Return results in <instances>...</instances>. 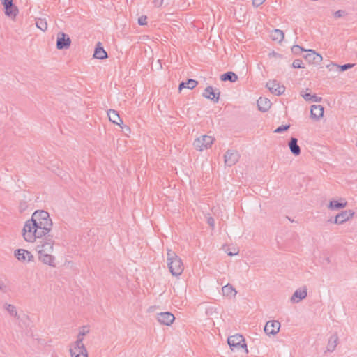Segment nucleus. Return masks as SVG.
Masks as SVG:
<instances>
[{
  "mask_svg": "<svg viewBox=\"0 0 357 357\" xmlns=\"http://www.w3.org/2000/svg\"><path fill=\"white\" fill-rule=\"evenodd\" d=\"M289 126H290L289 125H283V126H279L278 128H277L275 130V132L281 133L284 131L287 130L289 129Z\"/></svg>",
  "mask_w": 357,
  "mask_h": 357,
  "instance_id": "e433bc0d",
  "label": "nucleus"
},
{
  "mask_svg": "<svg viewBox=\"0 0 357 357\" xmlns=\"http://www.w3.org/2000/svg\"><path fill=\"white\" fill-rule=\"evenodd\" d=\"M5 9V14L10 18H15L18 14V8L13 4V1L10 3H3Z\"/></svg>",
  "mask_w": 357,
  "mask_h": 357,
  "instance_id": "dca6fc26",
  "label": "nucleus"
},
{
  "mask_svg": "<svg viewBox=\"0 0 357 357\" xmlns=\"http://www.w3.org/2000/svg\"><path fill=\"white\" fill-rule=\"evenodd\" d=\"M89 332V328L88 326H84L82 328V329L79 331L80 336H84Z\"/></svg>",
  "mask_w": 357,
  "mask_h": 357,
  "instance_id": "58836bf2",
  "label": "nucleus"
},
{
  "mask_svg": "<svg viewBox=\"0 0 357 357\" xmlns=\"http://www.w3.org/2000/svg\"><path fill=\"white\" fill-rule=\"evenodd\" d=\"M84 336H80V333H78L77 340L71 345L70 347L86 348L83 344Z\"/></svg>",
  "mask_w": 357,
  "mask_h": 357,
  "instance_id": "72a5a7b5",
  "label": "nucleus"
},
{
  "mask_svg": "<svg viewBox=\"0 0 357 357\" xmlns=\"http://www.w3.org/2000/svg\"><path fill=\"white\" fill-rule=\"evenodd\" d=\"M311 116L315 119H319L323 116L324 107L321 105H313L310 109Z\"/></svg>",
  "mask_w": 357,
  "mask_h": 357,
  "instance_id": "aec40b11",
  "label": "nucleus"
},
{
  "mask_svg": "<svg viewBox=\"0 0 357 357\" xmlns=\"http://www.w3.org/2000/svg\"><path fill=\"white\" fill-rule=\"evenodd\" d=\"M287 218H288V220L291 222H294V220L292 219H290L289 217H287Z\"/></svg>",
  "mask_w": 357,
  "mask_h": 357,
  "instance_id": "09e8293b",
  "label": "nucleus"
},
{
  "mask_svg": "<svg viewBox=\"0 0 357 357\" xmlns=\"http://www.w3.org/2000/svg\"><path fill=\"white\" fill-rule=\"evenodd\" d=\"M153 3L155 6L159 7L162 4L163 0H154Z\"/></svg>",
  "mask_w": 357,
  "mask_h": 357,
  "instance_id": "c03bdc74",
  "label": "nucleus"
},
{
  "mask_svg": "<svg viewBox=\"0 0 357 357\" xmlns=\"http://www.w3.org/2000/svg\"><path fill=\"white\" fill-rule=\"evenodd\" d=\"M345 14V12L341 10H339L334 13V17L335 18H340L342 17Z\"/></svg>",
  "mask_w": 357,
  "mask_h": 357,
  "instance_id": "ea45409f",
  "label": "nucleus"
},
{
  "mask_svg": "<svg viewBox=\"0 0 357 357\" xmlns=\"http://www.w3.org/2000/svg\"><path fill=\"white\" fill-rule=\"evenodd\" d=\"M71 43L70 37L63 33L60 32L57 36L56 47L58 50L68 49Z\"/></svg>",
  "mask_w": 357,
  "mask_h": 357,
  "instance_id": "6e6552de",
  "label": "nucleus"
},
{
  "mask_svg": "<svg viewBox=\"0 0 357 357\" xmlns=\"http://www.w3.org/2000/svg\"><path fill=\"white\" fill-rule=\"evenodd\" d=\"M15 257L20 261H31L33 256L31 252L24 249H17L14 252Z\"/></svg>",
  "mask_w": 357,
  "mask_h": 357,
  "instance_id": "ddd939ff",
  "label": "nucleus"
},
{
  "mask_svg": "<svg viewBox=\"0 0 357 357\" xmlns=\"http://www.w3.org/2000/svg\"><path fill=\"white\" fill-rule=\"evenodd\" d=\"M39 260L43 264H47L50 266L55 267V257L51 255V253H41L38 254Z\"/></svg>",
  "mask_w": 357,
  "mask_h": 357,
  "instance_id": "f3484780",
  "label": "nucleus"
},
{
  "mask_svg": "<svg viewBox=\"0 0 357 357\" xmlns=\"http://www.w3.org/2000/svg\"><path fill=\"white\" fill-rule=\"evenodd\" d=\"M207 223L211 227H214V225H215V220L212 217H209L208 219H207Z\"/></svg>",
  "mask_w": 357,
  "mask_h": 357,
  "instance_id": "37998d69",
  "label": "nucleus"
},
{
  "mask_svg": "<svg viewBox=\"0 0 357 357\" xmlns=\"http://www.w3.org/2000/svg\"><path fill=\"white\" fill-rule=\"evenodd\" d=\"M54 244V241L52 238V236L50 235L47 236V238L41 241V243L37 246V250L38 254L43 253H52L53 252V246Z\"/></svg>",
  "mask_w": 357,
  "mask_h": 357,
  "instance_id": "423d86ee",
  "label": "nucleus"
},
{
  "mask_svg": "<svg viewBox=\"0 0 357 357\" xmlns=\"http://www.w3.org/2000/svg\"><path fill=\"white\" fill-rule=\"evenodd\" d=\"M174 319V314L169 312H161L157 314L158 321L164 325H171Z\"/></svg>",
  "mask_w": 357,
  "mask_h": 357,
  "instance_id": "f8f14e48",
  "label": "nucleus"
},
{
  "mask_svg": "<svg viewBox=\"0 0 357 357\" xmlns=\"http://www.w3.org/2000/svg\"><path fill=\"white\" fill-rule=\"evenodd\" d=\"M5 287L6 286L3 284H1L0 282V290L3 291L4 289V288H5Z\"/></svg>",
  "mask_w": 357,
  "mask_h": 357,
  "instance_id": "de8ad7c7",
  "label": "nucleus"
},
{
  "mask_svg": "<svg viewBox=\"0 0 357 357\" xmlns=\"http://www.w3.org/2000/svg\"><path fill=\"white\" fill-rule=\"evenodd\" d=\"M240 155L236 150H227L224 155L225 164L228 167L234 165L239 160Z\"/></svg>",
  "mask_w": 357,
  "mask_h": 357,
  "instance_id": "0eeeda50",
  "label": "nucleus"
},
{
  "mask_svg": "<svg viewBox=\"0 0 357 357\" xmlns=\"http://www.w3.org/2000/svg\"><path fill=\"white\" fill-rule=\"evenodd\" d=\"M307 295V288L305 287L296 289L291 298L293 303H298L306 298Z\"/></svg>",
  "mask_w": 357,
  "mask_h": 357,
  "instance_id": "2eb2a0df",
  "label": "nucleus"
},
{
  "mask_svg": "<svg viewBox=\"0 0 357 357\" xmlns=\"http://www.w3.org/2000/svg\"><path fill=\"white\" fill-rule=\"evenodd\" d=\"M4 308L9 313V314L11 317H14L15 318H17V319L20 318V317L18 316L17 311L15 306H14L11 304L6 303L4 305Z\"/></svg>",
  "mask_w": 357,
  "mask_h": 357,
  "instance_id": "2f4dec72",
  "label": "nucleus"
},
{
  "mask_svg": "<svg viewBox=\"0 0 357 357\" xmlns=\"http://www.w3.org/2000/svg\"><path fill=\"white\" fill-rule=\"evenodd\" d=\"M280 328V323L278 321H268L264 326V332L268 335H275L279 332Z\"/></svg>",
  "mask_w": 357,
  "mask_h": 357,
  "instance_id": "9b49d317",
  "label": "nucleus"
},
{
  "mask_svg": "<svg viewBox=\"0 0 357 357\" xmlns=\"http://www.w3.org/2000/svg\"><path fill=\"white\" fill-rule=\"evenodd\" d=\"M36 26L43 31H45L47 29V23L45 19L38 18L36 21Z\"/></svg>",
  "mask_w": 357,
  "mask_h": 357,
  "instance_id": "473e14b6",
  "label": "nucleus"
},
{
  "mask_svg": "<svg viewBox=\"0 0 357 357\" xmlns=\"http://www.w3.org/2000/svg\"><path fill=\"white\" fill-rule=\"evenodd\" d=\"M147 17L145 15H142L138 19V23L139 25H146L147 24Z\"/></svg>",
  "mask_w": 357,
  "mask_h": 357,
  "instance_id": "4c0bfd02",
  "label": "nucleus"
},
{
  "mask_svg": "<svg viewBox=\"0 0 357 357\" xmlns=\"http://www.w3.org/2000/svg\"><path fill=\"white\" fill-rule=\"evenodd\" d=\"M292 67L294 68H303V61L301 59H295L292 63Z\"/></svg>",
  "mask_w": 357,
  "mask_h": 357,
  "instance_id": "c9c22d12",
  "label": "nucleus"
},
{
  "mask_svg": "<svg viewBox=\"0 0 357 357\" xmlns=\"http://www.w3.org/2000/svg\"><path fill=\"white\" fill-rule=\"evenodd\" d=\"M300 50H301V51H305V50H304L301 47H300V46H299V45H294V46L292 47V51H293L294 52L297 53V52H298V51H300Z\"/></svg>",
  "mask_w": 357,
  "mask_h": 357,
  "instance_id": "79ce46f5",
  "label": "nucleus"
},
{
  "mask_svg": "<svg viewBox=\"0 0 357 357\" xmlns=\"http://www.w3.org/2000/svg\"><path fill=\"white\" fill-rule=\"evenodd\" d=\"M126 128L127 130H130V128L128 126H126Z\"/></svg>",
  "mask_w": 357,
  "mask_h": 357,
  "instance_id": "8fccbe9b",
  "label": "nucleus"
},
{
  "mask_svg": "<svg viewBox=\"0 0 357 357\" xmlns=\"http://www.w3.org/2000/svg\"><path fill=\"white\" fill-rule=\"evenodd\" d=\"M227 342L231 350H238L242 348L245 349L246 354L248 353L245 340L242 335L235 334L229 336Z\"/></svg>",
  "mask_w": 357,
  "mask_h": 357,
  "instance_id": "20e7f679",
  "label": "nucleus"
},
{
  "mask_svg": "<svg viewBox=\"0 0 357 357\" xmlns=\"http://www.w3.org/2000/svg\"><path fill=\"white\" fill-rule=\"evenodd\" d=\"M289 147L292 154L297 156L301 153V149L298 144V139L295 137H291L289 142Z\"/></svg>",
  "mask_w": 357,
  "mask_h": 357,
  "instance_id": "412c9836",
  "label": "nucleus"
},
{
  "mask_svg": "<svg viewBox=\"0 0 357 357\" xmlns=\"http://www.w3.org/2000/svg\"><path fill=\"white\" fill-rule=\"evenodd\" d=\"M70 353L72 357H88L86 348L78 349L77 347H70Z\"/></svg>",
  "mask_w": 357,
  "mask_h": 357,
  "instance_id": "5701e85b",
  "label": "nucleus"
},
{
  "mask_svg": "<svg viewBox=\"0 0 357 357\" xmlns=\"http://www.w3.org/2000/svg\"><path fill=\"white\" fill-rule=\"evenodd\" d=\"M31 220L37 226L38 231L43 236L51 231L52 221L47 211L43 210L36 211L32 214Z\"/></svg>",
  "mask_w": 357,
  "mask_h": 357,
  "instance_id": "f257e3e1",
  "label": "nucleus"
},
{
  "mask_svg": "<svg viewBox=\"0 0 357 357\" xmlns=\"http://www.w3.org/2000/svg\"><path fill=\"white\" fill-rule=\"evenodd\" d=\"M167 261L168 268L172 275L178 276L181 275L184 270L183 263L176 252L171 249H167Z\"/></svg>",
  "mask_w": 357,
  "mask_h": 357,
  "instance_id": "f03ea898",
  "label": "nucleus"
},
{
  "mask_svg": "<svg viewBox=\"0 0 357 357\" xmlns=\"http://www.w3.org/2000/svg\"><path fill=\"white\" fill-rule=\"evenodd\" d=\"M347 204V202L344 201V202H340L337 200L330 201L328 204V208L330 209H340L344 208Z\"/></svg>",
  "mask_w": 357,
  "mask_h": 357,
  "instance_id": "7c9ffc66",
  "label": "nucleus"
},
{
  "mask_svg": "<svg viewBox=\"0 0 357 357\" xmlns=\"http://www.w3.org/2000/svg\"><path fill=\"white\" fill-rule=\"evenodd\" d=\"M198 84V82L192 79H188L186 82H182L180 83L178 89L179 91H181L183 89H193L197 86Z\"/></svg>",
  "mask_w": 357,
  "mask_h": 357,
  "instance_id": "cd10ccee",
  "label": "nucleus"
},
{
  "mask_svg": "<svg viewBox=\"0 0 357 357\" xmlns=\"http://www.w3.org/2000/svg\"><path fill=\"white\" fill-rule=\"evenodd\" d=\"M307 54L305 56V58L309 61V62H312L314 63H319L322 61V56L316 53L314 50H308Z\"/></svg>",
  "mask_w": 357,
  "mask_h": 357,
  "instance_id": "6ab92c4d",
  "label": "nucleus"
},
{
  "mask_svg": "<svg viewBox=\"0 0 357 357\" xmlns=\"http://www.w3.org/2000/svg\"><path fill=\"white\" fill-rule=\"evenodd\" d=\"M1 3L3 4V3H6L7 2H8V3L13 2V0H1Z\"/></svg>",
  "mask_w": 357,
  "mask_h": 357,
  "instance_id": "49530a36",
  "label": "nucleus"
},
{
  "mask_svg": "<svg viewBox=\"0 0 357 357\" xmlns=\"http://www.w3.org/2000/svg\"><path fill=\"white\" fill-rule=\"evenodd\" d=\"M271 38L273 40L281 42L284 38V34L282 31L280 29H275L271 32Z\"/></svg>",
  "mask_w": 357,
  "mask_h": 357,
  "instance_id": "c756f323",
  "label": "nucleus"
},
{
  "mask_svg": "<svg viewBox=\"0 0 357 357\" xmlns=\"http://www.w3.org/2000/svg\"><path fill=\"white\" fill-rule=\"evenodd\" d=\"M213 141L214 139L211 136L203 135L194 141L193 146L196 150L202 151L211 147Z\"/></svg>",
  "mask_w": 357,
  "mask_h": 357,
  "instance_id": "39448f33",
  "label": "nucleus"
},
{
  "mask_svg": "<svg viewBox=\"0 0 357 357\" xmlns=\"http://www.w3.org/2000/svg\"><path fill=\"white\" fill-rule=\"evenodd\" d=\"M220 92L219 89L214 90L211 86H207L202 93V96L207 99H209L214 102H218L220 99Z\"/></svg>",
  "mask_w": 357,
  "mask_h": 357,
  "instance_id": "1a4fd4ad",
  "label": "nucleus"
},
{
  "mask_svg": "<svg viewBox=\"0 0 357 357\" xmlns=\"http://www.w3.org/2000/svg\"><path fill=\"white\" fill-rule=\"evenodd\" d=\"M22 236L26 241L30 243H33L36 238H40L43 236L40 231H38L37 226L31 222V219L25 222L22 229Z\"/></svg>",
  "mask_w": 357,
  "mask_h": 357,
  "instance_id": "7ed1b4c3",
  "label": "nucleus"
},
{
  "mask_svg": "<svg viewBox=\"0 0 357 357\" xmlns=\"http://www.w3.org/2000/svg\"><path fill=\"white\" fill-rule=\"evenodd\" d=\"M266 87L273 94L276 96L282 95L285 91V87L282 85H280L279 83L275 80L267 82Z\"/></svg>",
  "mask_w": 357,
  "mask_h": 357,
  "instance_id": "4468645a",
  "label": "nucleus"
},
{
  "mask_svg": "<svg viewBox=\"0 0 357 357\" xmlns=\"http://www.w3.org/2000/svg\"><path fill=\"white\" fill-rule=\"evenodd\" d=\"M332 65L333 66L337 67V68H340V71H342V72L347 70L348 69H350L354 66V64H351V63H347V64H344L342 66L336 65L335 63H332Z\"/></svg>",
  "mask_w": 357,
  "mask_h": 357,
  "instance_id": "f704fd0d",
  "label": "nucleus"
},
{
  "mask_svg": "<svg viewBox=\"0 0 357 357\" xmlns=\"http://www.w3.org/2000/svg\"><path fill=\"white\" fill-rule=\"evenodd\" d=\"M309 91L308 89H306V91H302L301 92V96L306 100L309 102H320L322 100L321 97H319L317 95H312L310 93L307 92Z\"/></svg>",
  "mask_w": 357,
  "mask_h": 357,
  "instance_id": "4be33fe9",
  "label": "nucleus"
},
{
  "mask_svg": "<svg viewBox=\"0 0 357 357\" xmlns=\"http://www.w3.org/2000/svg\"><path fill=\"white\" fill-rule=\"evenodd\" d=\"M107 116L109 119L112 123L120 126L123 121L121 119L119 113L114 109H109L107 111Z\"/></svg>",
  "mask_w": 357,
  "mask_h": 357,
  "instance_id": "b1692460",
  "label": "nucleus"
},
{
  "mask_svg": "<svg viewBox=\"0 0 357 357\" xmlns=\"http://www.w3.org/2000/svg\"><path fill=\"white\" fill-rule=\"evenodd\" d=\"M337 342H338L337 335V334L332 335L328 340L327 347H326V351L328 352L333 351L337 347Z\"/></svg>",
  "mask_w": 357,
  "mask_h": 357,
  "instance_id": "bb28decb",
  "label": "nucleus"
},
{
  "mask_svg": "<svg viewBox=\"0 0 357 357\" xmlns=\"http://www.w3.org/2000/svg\"><path fill=\"white\" fill-rule=\"evenodd\" d=\"M222 291L223 296L229 298L234 297L237 294V291L235 289V288L230 284H227L223 286L222 288Z\"/></svg>",
  "mask_w": 357,
  "mask_h": 357,
  "instance_id": "393cba45",
  "label": "nucleus"
},
{
  "mask_svg": "<svg viewBox=\"0 0 357 357\" xmlns=\"http://www.w3.org/2000/svg\"><path fill=\"white\" fill-rule=\"evenodd\" d=\"M354 215V212L352 210L343 211L335 216L333 222L336 225L343 224L351 219Z\"/></svg>",
  "mask_w": 357,
  "mask_h": 357,
  "instance_id": "9d476101",
  "label": "nucleus"
},
{
  "mask_svg": "<svg viewBox=\"0 0 357 357\" xmlns=\"http://www.w3.org/2000/svg\"><path fill=\"white\" fill-rule=\"evenodd\" d=\"M271 106V102L267 98L260 97L257 100L258 109L263 112H267Z\"/></svg>",
  "mask_w": 357,
  "mask_h": 357,
  "instance_id": "a211bd4d",
  "label": "nucleus"
},
{
  "mask_svg": "<svg viewBox=\"0 0 357 357\" xmlns=\"http://www.w3.org/2000/svg\"><path fill=\"white\" fill-rule=\"evenodd\" d=\"M222 81H229L231 82H235L238 79V76L234 72L229 71L222 74L220 76Z\"/></svg>",
  "mask_w": 357,
  "mask_h": 357,
  "instance_id": "c85d7f7f",
  "label": "nucleus"
},
{
  "mask_svg": "<svg viewBox=\"0 0 357 357\" xmlns=\"http://www.w3.org/2000/svg\"><path fill=\"white\" fill-rule=\"evenodd\" d=\"M93 57L98 59H104L107 57V53L101 47V43L100 42L97 44V47L95 49Z\"/></svg>",
  "mask_w": 357,
  "mask_h": 357,
  "instance_id": "a878e982",
  "label": "nucleus"
},
{
  "mask_svg": "<svg viewBox=\"0 0 357 357\" xmlns=\"http://www.w3.org/2000/svg\"><path fill=\"white\" fill-rule=\"evenodd\" d=\"M229 256H233L238 254V252H232L231 251H226Z\"/></svg>",
  "mask_w": 357,
  "mask_h": 357,
  "instance_id": "a18cd8bd",
  "label": "nucleus"
},
{
  "mask_svg": "<svg viewBox=\"0 0 357 357\" xmlns=\"http://www.w3.org/2000/svg\"><path fill=\"white\" fill-rule=\"evenodd\" d=\"M265 0H252V4L254 6L258 7L261 5Z\"/></svg>",
  "mask_w": 357,
  "mask_h": 357,
  "instance_id": "a19ab883",
  "label": "nucleus"
}]
</instances>
